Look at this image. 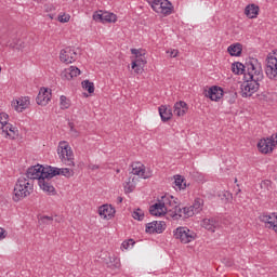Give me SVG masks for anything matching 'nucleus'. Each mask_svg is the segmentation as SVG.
<instances>
[{
	"mask_svg": "<svg viewBox=\"0 0 277 277\" xmlns=\"http://www.w3.org/2000/svg\"><path fill=\"white\" fill-rule=\"evenodd\" d=\"M150 215L161 217V215H170L172 220H181V217H194V209L192 206L181 208L179 199L171 195H164L158 198V201L150 206Z\"/></svg>",
	"mask_w": 277,
	"mask_h": 277,
	"instance_id": "1",
	"label": "nucleus"
},
{
	"mask_svg": "<svg viewBox=\"0 0 277 277\" xmlns=\"http://www.w3.org/2000/svg\"><path fill=\"white\" fill-rule=\"evenodd\" d=\"M263 77V66L259 60L250 58L247 63V74H245L246 81L240 85V96L248 98L259 92Z\"/></svg>",
	"mask_w": 277,
	"mask_h": 277,
	"instance_id": "2",
	"label": "nucleus"
},
{
	"mask_svg": "<svg viewBox=\"0 0 277 277\" xmlns=\"http://www.w3.org/2000/svg\"><path fill=\"white\" fill-rule=\"evenodd\" d=\"M50 167L44 168L43 166L37 164L28 168L26 172V179L28 181H38V185L42 192L48 196H55V187L53 186L50 177Z\"/></svg>",
	"mask_w": 277,
	"mask_h": 277,
	"instance_id": "3",
	"label": "nucleus"
},
{
	"mask_svg": "<svg viewBox=\"0 0 277 277\" xmlns=\"http://www.w3.org/2000/svg\"><path fill=\"white\" fill-rule=\"evenodd\" d=\"M31 194H34V182L25 176L19 177L13 189L14 202H21V200L31 196Z\"/></svg>",
	"mask_w": 277,
	"mask_h": 277,
	"instance_id": "4",
	"label": "nucleus"
},
{
	"mask_svg": "<svg viewBox=\"0 0 277 277\" xmlns=\"http://www.w3.org/2000/svg\"><path fill=\"white\" fill-rule=\"evenodd\" d=\"M131 174L132 175L123 185L126 194H131V192H134L135 185H137V177L135 176H140V179H148L149 176L146 174V167L142 162L132 163Z\"/></svg>",
	"mask_w": 277,
	"mask_h": 277,
	"instance_id": "5",
	"label": "nucleus"
},
{
	"mask_svg": "<svg viewBox=\"0 0 277 277\" xmlns=\"http://www.w3.org/2000/svg\"><path fill=\"white\" fill-rule=\"evenodd\" d=\"M57 153L62 163L65 166H75V154L68 142H60Z\"/></svg>",
	"mask_w": 277,
	"mask_h": 277,
	"instance_id": "6",
	"label": "nucleus"
},
{
	"mask_svg": "<svg viewBox=\"0 0 277 277\" xmlns=\"http://www.w3.org/2000/svg\"><path fill=\"white\" fill-rule=\"evenodd\" d=\"M132 55H134V60H132V70L136 72V75H142L144 71V66H146V50L143 49H131Z\"/></svg>",
	"mask_w": 277,
	"mask_h": 277,
	"instance_id": "7",
	"label": "nucleus"
},
{
	"mask_svg": "<svg viewBox=\"0 0 277 277\" xmlns=\"http://www.w3.org/2000/svg\"><path fill=\"white\" fill-rule=\"evenodd\" d=\"M149 5L156 14H161V16L174 14V4L170 0H151Z\"/></svg>",
	"mask_w": 277,
	"mask_h": 277,
	"instance_id": "8",
	"label": "nucleus"
},
{
	"mask_svg": "<svg viewBox=\"0 0 277 277\" xmlns=\"http://www.w3.org/2000/svg\"><path fill=\"white\" fill-rule=\"evenodd\" d=\"M265 72L268 79L277 81V50L267 55Z\"/></svg>",
	"mask_w": 277,
	"mask_h": 277,
	"instance_id": "9",
	"label": "nucleus"
},
{
	"mask_svg": "<svg viewBox=\"0 0 277 277\" xmlns=\"http://www.w3.org/2000/svg\"><path fill=\"white\" fill-rule=\"evenodd\" d=\"M173 237L181 241V243H192L196 239V233L187 227H177L173 232Z\"/></svg>",
	"mask_w": 277,
	"mask_h": 277,
	"instance_id": "10",
	"label": "nucleus"
},
{
	"mask_svg": "<svg viewBox=\"0 0 277 277\" xmlns=\"http://www.w3.org/2000/svg\"><path fill=\"white\" fill-rule=\"evenodd\" d=\"M201 226L210 233H215V230H220V228H222V222L217 216L206 217L202 220Z\"/></svg>",
	"mask_w": 277,
	"mask_h": 277,
	"instance_id": "11",
	"label": "nucleus"
},
{
	"mask_svg": "<svg viewBox=\"0 0 277 277\" xmlns=\"http://www.w3.org/2000/svg\"><path fill=\"white\" fill-rule=\"evenodd\" d=\"M60 60L64 64H72L77 62V52L72 48H65L60 53Z\"/></svg>",
	"mask_w": 277,
	"mask_h": 277,
	"instance_id": "12",
	"label": "nucleus"
},
{
	"mask_svg": "<svg viewBox=\"0 0 277 277\" xmlns=\"http://www.w3.org/2000/svg\"><path fill=\"white\" fill-rule=\"evenodd\" d=\"M203 94L207 98L217 102L224 96V90L222 87L214 85L209 88V90H205Z\"/></svg>",
	"mask_w": 277,
	"mask_h": 277,
	"instance_id": "13",
	"label": "nucleus"
},
{
	"mask_svg": "<svg viewBox=\"0 0 277 277\" xmlns=\"http://www.w3.org/2000/svg\"><path fill=\"white\" fill-rule=\"evenodd\" d=\"M50 181L51 179H53V176H60V174L62 176H66V179H70V176L75 175V171H72V169H68V168H55V167H50Z\"/></svg>",
	"mask_w": 277,
	"mask_h": 277,
	"instance_id": "14",
	"label": "nucleus"
},
{
	"mask_svg": "<svg viewBox=\"0 0 277 277\" xmlns=\"http://www.w3.org/2000/svg\"><path fill=\"white\" fill-rule=\"evenodd\" d=\"M37 104L41 105V107H45L51 102V90L47 88H41L37 95Z\"/></svg>",
	"mask_w": 277,
	"mask_h": 277,
	"instance_id": "15",
	"label": "nucleus"
},
{
	"mask_svg": "<svg viewBox=\"0 0 277 277\" xmlns=\"http://www.w3.org/2000/svg\"><path fill=\"white\" fill-rule=\"evenodd\" d=\"M166 230V222L163 221H154L146 225V233H157L158 235Z\"/></svg>",
	"mask_w": 277,
	"mask_h": 277,
	"instance_id": "16",
	"label": "nucleus"
},
{
	"mask_svg": "<svg viewBox=\"0 0 277 277\" xmlns=\"http://www.w3.org/2000/svg\"><path fill=\"white\" fill-rule=\"evenodd\" d=\"M274 141L273 138H262L258 143V148L260 153H263L264 155H267V153H272L274 150Z\"/></svg>",
	"mask_w": 277,
	"mask_h": 277,
	"instance_id": "17",
	"label": "nucleus"
},
{
	"mask_svg": "<svg viewBox=\"0 0 277 277\" xmlns=\"http://www.w3.org/2000/svg\"><path fill=\"white\" fill-rule=\"evenodd\" d=\"M98 213L103 220H111L116 215V208L111 205H103L98 208Z\"/></svg>",
	"mask_w": 277,
	"mask_h": 277,
	"instance_id": "18",
	"label": "nucleus"
},
{
	"mask_svg": "<svg viewBox=\"0 0 277 277\" xmlns=\"http://www.w3.org/2000/svg\"><path fill=\"white\" fill-rule=\"evenodd\" d=\"M2 133H4V137L9 140H18V128L14 127L12 123L2 127Z\"/></svg>",
	"mask_w": 277,
	"mask_h": 277,
	"instance_id": "19",
	"label": "nucleus"
},
{
	"mask_svg": "<svg viewBox=\"0 0 277 277\" xmlns=\"http://www.w3.org/2000/svg\"><path fill=\"white\" fill-rule=\"evenodd\" d=\"M260 221L263 222L266 228H273L276 226L277 223V214L276 213H263L260 215Z\"/></svg>",
	"mask_w": 277,
	"mask_h": 277,
	"instance_id": "20",
	"label": "nucleus"
},
{
	"mask_svg": "<svg viewBox=\"0 0 277 277\" xmlns=\"http://www.w3.org/2000/svg\"><path fill=\"white\" fill-rule=\"evenodd\" d=\"M29 96L19 97L12 102V107H14L15 111H25L27 107H29Z\"/></svg>",
	"mask_w": 277,
	"mask_h": 277,
	"instance_id": "21",
	"label": "nucleus"
},
{
	"mask_svg": "<svg viewBox=\"0 0 277 277\" xmlns=\"http://www.w3.org/2000/svg\"><path fill=\"white\" fill-rule=\"evenodd\" d=\"M188 109L189 107L187 106V103H185L184 101H180L174 104L173 114L174 116L181 118V116H185L187 114Z\"/></svg>",
	"mask_w": 277,
	"mask_h": 277,
	"instance_id": "22",
	"label": "nucleus"
},
{
	"mask_svg": "<svg viewBox=\"0 0 277 277\" xmlns=\"http://www.w3.org/2000/svg\"><path fill=\"white\" fill-rule=\"evenodd\" d=\"M158 111L162 122H168V120H172L173 114H172V108L170 106L161 105L158 108Z\"/></svg>",
	"mask_w": 277,
	"mask_h": 277,
	"instance_id": "23",
	"label": "nucleus"
},
{
	"mask_svg": "<svg viewBox=\"0 0 277 277\" xmlns=\"http://www.w3.org/2000/svg\"><path fill=\"white\" fill-rule=\"evenodd\" d=\"M79 75H81V69L75 66H70L63 72V77L68 81H70V79H75V77H79Z\"/></svg>",
	"mask_w": 277,
	"mask_h": 277,
	"instance_id": "24",
	"label": "nucleus"
},
{
	"mask_svg": "<svg viewBox=\"0 0 277 277\" xmlns=\"http://www.w3.org/2000/svg\"><path fill=\"white\" fill-rule=\"evenodd\" d=\"M259 12H260L259 5L254 3L249 4L245 8V14L247 18H256V16H259Z\"/></svg>",
	"mask_w": 277,
	"mask_h": 277,
	"instance_id": "25",
	"label": "nucleus"
},
{
	"mask_svg": "<svg viewBox=\"0 0 277 277\" xmlns=\"http://www.w3.org/2000/svg\"><path fill=\"white\" fill-rule=\"evenodd\" d=\"M250 63L247 62L246 65L241 64V63H235L232 65V70L235 75H248V64Z\"/></svg>",
	"mask_w": 277,
	"mask_h": 277,
	"instance_id": "26",
	"label": "nucleus"
},
{
	"mask_svg": "<svg viewBox=\"0 0 277 277\" xmlns=\"http://www.w3.org/2000/svg\"><path fill=\"white\" fill-rule=\"evenodd\" d=\"M242 50L243 49L241 48V43L232 44L227 49L229 55H232L233 57H239V55H241Z\"/></svg>",
	"mask_w": 277,
	"mask_h": 277,
	"instance_id": "27",
	"label": "nucleus"
},
{
	"mask_svg": "<svg viewBox=\"0 0 277 277\" xmlns=\"http://www.w3.org/2000/svg\"><path fill=\"white\" fill-rule=\"evenodd\" d=\"M205 206V200H202L201 198H196L194 203L190 206L194 212V215H196V213H200V211H202V207Z\"/></svg>",
	"mask_w": 277,
	"mask_h": 277,
	"instance_id": "28",
	"label": "nucleus"
},
{
	"mask_svg": "<svg viewBox=\"0 0 277 277\" xmlns=\"http://www.w3.org/2000/svg\"><path fill=\"white\" fill-rule=\"evenodd\" d=\"M109 269H119L120 267V259L116 256L109 258V261L106 263Z\"/></svg>",
	"mask_w": 277,
	"mask_h": 277,
	"instance_id": "29",
	"label": "nucleus"
},
{
	"mask_svg": "<svg viewBox=\"0 0 277 277\" xmlns=\"http://www.w3.org/2000/svg\"><path fill=\"white\" fill-rule=\"evenodd\" d=\"M118 16L114 13L103 12V23H116Z\"/></svg>",
	"mask_w": 277,
	"mask_h": 277,
	"instance_id": "30",
	"label": "nucleus"
},
{
	"mask_svg": "<svg viewBox=\"0 0 277 277\" xmlns=\"http://www.w3.org/2000/svg\"><path fill=\"white\" fill-rule=\"evenodd\" d=\"M82 88L83 90H87L89 94H94V82H91L90 80L82 81Z\"/></svg>",
	"mask_w": 277,
	"mask_h": 277,
	"instance_id": "31",
	"label": "nucleus"
},
{
	"mask_svg": "<svg viewBox=\"0 0 277 277\" xmlns=\"http://www.w3.org/2000/svg\"><path fill=\"white\" fill-rule=\"evenodd\" d=\"M61 109H68L70 107V100L66 95L60 97Z\"/></svg>",
	"mask_w": 277,
	"mask_h": 277,
	"instance_id": "32",
	"label": "nucleus"
},
{
	"mask_svg": "<svg viewBox=\"0 0 277 277\" xmlns=\"http://www.w3.org/2000/svg\"><path fill=\"white\" fill-rule=\"evenodd\" d=\"M8 118H10L8 114L0 113V129L3 130V127H8V124H10V122H8Z\"/></svg>",
	"mask_w": 277,
	"mask_h": 277,
	"instance_id": "33",
	"label": "nucleus"
},
{
	"mask_svg": "<svg viewBox=\"0 0 277 277\" xmlns=\"http://www.w3.org/2000/svg\"><path fill=\"white\" fill-rule=\"evenodd\" d=\"M132 217L138 222H142V220H144V212L141 209H137L136 211L132 212Z\"/></svg>",
	"mask_w": 277,
	"mask_h": 277,
	"instance_id": "34",
	"label": "nucleus"
},
{
	"mask_svg": "<svg viewBox=\"0 0 277 277\" xmlns=\"http://www.w3.org/2000/svg\"><path fill=\"white\" fill-rule=\"evenodd\" d=\"M261 189H266V192H269L272 189V181L264 180L260 183Z\"/></svg>",
	"mask_w": 277,
	"mask_h": 277,
	"instance_id": "35",
	"label": "nucleus"
},
{
	"mask_svg": "<svg viewBox=\"0 0 277 277\" xmlns=\"http://www.w3.org/2000/svg\"><path fill=\"white\" fill-rule=\"evenodd\" d=\"M93 21L96 23H103V11H97L93 14Z\"/></svg>",
	"mask_w": 277,
	"mask_h": 277,
	"instance_id": "36",
	"label": "nucleus"
},
{
	"mask_svg": "<svg viewBox=\"0 0 277 277\" xmlns=\"http://www.w3.org/2000/svg\"><path fill=\"white\" fill-rule=\"evenodd\" d=\"M131 246H135V240L129 239V240H124L122 242V248H124V250H129V248H131Z\"/></svg>",
	"mask_w": 277,
	"mask_h": 277,
	"instance_id": "37",
	"label": "nucleus"
},
{
	"mask_svg": "<svg viewBox=\"0 0 277 277\" xmlns=\"http://www.w3.org/2000/svg\"><path fill=\"white\" fill-rule=\"evenodd\" d=\"M41 224H51L53 222V216L43 215L40 217Z\"/></svg>",
	"mask_w": 277,
	"mask_h": 277,
	"instance_id": "38",
	"label": "nucleus"
},
{
	"mask_svg": "<svg viewBox=\"0 0 277 277\" xmlns=\"http://www.w3.org/2000/svg\"><path fill=\"white\" fill-rule=\"evenodd\" d=\"M57 19L60 23H68V21H70V16L64 13L63 15H58Z\"/></svg>",
	"mask_w": 277,
	"mask_h": 277,
	"instance_id": "39",
	"label": "nucleus"
},
{
	"mask_svg": "<svg viewBox=\"0 0 277 277\" xmlns=\"http://www.w3.org/2000/svg\"><path fill=\"white\" fill-rule=\"evenodd\" d=\"M184 182H185V180H183V177H181V175H177V177L175 179L176 187H179L180 189H183Z\"/></svg>",
	"mask_w": 277,
	"mask_h": 277,
	"instance_id": "40",
	"label": "nucleus"
},
{
	"mask_svg": "<svg viewBox=\"0 0 277 277\" xmlns=\"http://www.w3.org/2000/svg\"><path fill=\"white\" fill-rule=\"evenodd\" d=\"M167 53L170 54V57H177L179 50H168Z\"/></svg>",
	"mask_w": 277,
	"mask_h": 277,
	"instance_id": "41",
	"label": "nucleus"
},
{
	"mask_svg": "<svg viewBox=\"0 0 277 277\" xmlns=\"http://www.w3.org/2000/svg\"><path fill=\"white\" fill-rule=\"evenodd\" d=\"M8 237V232L0 227V239H5Z\"/></svg>",
	"mask_w": 277,
	"mask_h": 277,
	"instance_id": "42",
	"label": "nucleus"
},
{
	"mask_svg": "<svg viewBox=\"0 0 277 277\" xmlns=\"http://www.w3.org/2000/svg\"><path fill=\"white\" fill-rule=\"evenodd\" d=\"M100 168L98 164H89V170H98Z\"/></svg>",
	"mask_w": 277,
	"mask_h": 277,
	"instance_id": "43",
	"label": "nucleus"
},
{
	"mask_svg": "<svg viewBox=\"0 0 277 277\" xmlns=\"http://www.w3.org/2000/svg\"><path fill=\"white\" fill-rule=\"evenodd\" d=\"M274 146H277V133L272 136Z\"/></svg>",
	"mask_w": 277,
	"mask_h": 277,
	"instance_id": "44",
	"label": "nucleus"
},
{
	"mask_svg": "<svg viewBox=\"0 0 277 277\" xmlns=\"http://www.w3.org/2000/svg\"><path fill=\"white\" fill-rule=\"evenodd\" d=\"M70 131L72 133H75V136L78 137L79 136V132H77V130H75V128L71 127Z\"/></svg>",
	"mask_w": 277,
	"mask_h": 277,
	"instance_id": "45",
	"label": "nucleus"
},
{
	"mask_svg": "<svg viewBox=\"0 0 277 277\" xmlns=\"http://www.w3.org/2000/svg\"><path fill=\"white\" fill-rule=\"evenodd\" d=\"M273 230H275L277 233V222H276L275 226L273 227Z\"/></svg>",
	"mask_w": 277,
	"mask_h": 277,
	"instance_id": "46",
	"label": "nucleus"
},
{
	"mask_svg": "<svg viewBox=\"0 0 277 277\" xmlns=\"http://www.w3.org/2000/svg\"><path fill=\"white\" fill-rule=\"evenodd\" d=\"M118 202H122V197H118Z\"/></svg>",
	"mask_w": 277,
	"mask_h": 277,
	"instance_id": "47",
	"label": "nucleus"
},
{
	"mask_svg": "<svg viewBox=\"0 0 277 277\" xmlns=\"http://www.w3.org/2000/svg\"><path fill=\"white\" fill-rule=\"evenodd\" d=\"M117 174H120V169H117Z\"/></svg>",
	"mask_w": 277,
	"mask_h": 277,
	"instance_id": "48",
	"label": "nucleus"
}]
</instances>
